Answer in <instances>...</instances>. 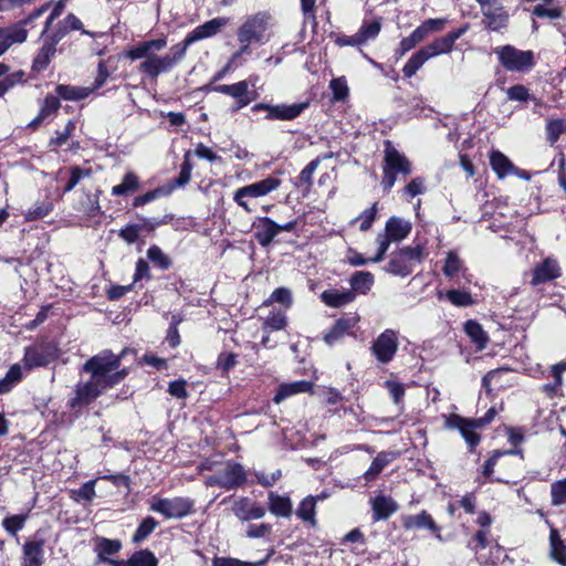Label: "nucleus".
<instances>
[{
	"label": "nucleus",
	"mask_w": 566,
	"mask_h": 566,
	"mask_svg": "<svg viewBox=\"0 0 566 566\" xmlns=\"http://www.w3.org/2000/svg\"><path fill=\"white\" fill-rule=\"evenodd\" d=\"M128 349H123L115 355L109 349H104L85 361L83 371L91 374V377L106 389L119 384L128 374L127 368L122 367V359Z\"/></svg>",
	"instance_id": "1"
},
{
	"label": "nucleus",
	"mask_w": 566,
	"mask_h": 566,
	"mask_svg": "<svg viewBox=\"0 0 566 566\" xmlns=\"http://www.w3.org/2000/svg\"><path fill=\"white\" fill-rule=\"evenodd\" d=\"M384 163L381 186L389 191L397 181V176L407 177L412 171L411 161L400 153L390 140L384 143Z\"/></svg>",
	"instance_id": "2"
},
{
	"label": "nucleus",
	"mask_w": 566,
	"mask_h": 566,
	"mask_svg": "<svg viewBox=\"0 0 566 566\" xmlns=\"http://www.w3.org/2000/svg\"><path fill=\"white\" fill-rule=\"evenodd\" d=\"M494 416V408L489 409L482 418L473 420L452 413L444 417V426L447 429L458 430L470 449L473 450L480 442V436L476 433V430L490 423Z\"/></svg>",
	"instance_id": "3"
},
{
	"label": "nucleus",
	"mask_w": 566,
	"mask_h": 566,
	"mask_svg": "<svg viewBox=\"0 0 566 566\" xmlns=\"http://www.w3.org/2000/svg\"><path fill=\"white\" fill-rule=\"evenodd\" d=\"M426 255V248L421 243H417L413 247L400 248L391 254L386 271L396 276H408L412 273L416 265L423 261Z\"/></svg>",
	"instance_id": "4"
},
{
	"label": "nucleus",
	"mask_w": 566,
	"mask_h": 566,
	"mask_svg": "<svg viewBox=\"0 0 566 566\" xmlns=\"http://www.w3.org/2000/svg\"><path fill=\"white\" fill-rule=\"evenodd\" d=\"M187 49L182 42L172 45L169 53L165 55H156L151 52L148 60H144L139 70L151 78H156L161 73L172 70L186 55Z\"/></svg>",
	"instance_id": "5"
},
{
	"label": "nucleus",
	"mask_w": 566,
	"mask_h": 566,
	"mask_svg": "<svg viewBox=\"0 0 566 566\" xmlns=\"http://www.w3.org/2000/svg\"><path fill=\"white\" fill-rule=\"evenodd\" d=\"M247 481L244 468L233 461L220 463V468L216 473L206 476L205 484L207 486H219L226 490H235L243 485Z\"/></svg>",
	"instance_id": "6"
},
{
	"label": "nucleus",
	"mask_w": 566,
	"mask_h": 566,
	"mask_svg": "<svg viewBox=\"0 0 566 566\" xmlns=\"http://www.w3.org/2000/svg\"><path fill=\"white\" fill-rule=\"evenodd\" d=\"M282 181L273 176H269L256 182L243 186L237 189L233 193V201L241 207L245 212H251L248 198L264 197L281 186Z\"/></svg>",
	"instance_id": "7"
},
{
	"label": "nucleus",
	"mask_w": 566,
	"mask_h": 566,
	"mask_svg": "<svg viewBox=\"0 0 566 566\" xmlns=\"http://www.w3.org/2000/svg\"><path fill=\"white\" fill-rule=\"evenodd\" d=\"M270 19V14L258 12L244 21L238 30V40L242 44V51H248L252 42L263 40Z\"/></svg>",
	"instance_id": "8"
},
{
	"label": "nucleus",
	"mask_w": 566,
	"mask_h": 566,
	"mask_svg": "<svg viewBox=\"0 0 566 566\" xmlns=\"http://www.w3.org/2000/svg\"><path fill=\"white\" fill-rule=\"evenodd\" d=\"M150 510L166 518H182L192 512L193 501L182 496L171 499L154 496L150 502Z\"/></svg>",
	"instance_id": "9"
},
{
	"label": "nucleus",
	"mask_w": 566,
	"mask_h": 566,
	"mask_svg": "<svg viewBox=\"0 0 566 566\" xmlns=\"http://www.w3.org/2000/svg\"><path fill=\"white\" fill-rule=\"evenodd\" d=\"M501 64L511 72L528 71L534 65L532 51H521L512 45H504L496 50Z\"/></svg>",
	"instance_id": "10"
},
{
	"label": "nucleus",
	"mask_w": 566,
	"mask_h": 566,
	"mask_svg": "<svg viewBox=\"0 0 566 566\" xmlns=\"http://www.w3.org/2000/svg\"><path fill=\"white\" fill-rule=\"evenodd\" d=\"M398 332L387 328L371 343L370 352L380 364H389L398 352Z\"/></svg>",
	"instance_id": "11"
},
{
	"label": "nucleus",
	"mask_w": 566,
	"mask_h": 566,
	"mask_svg": "<svg viewBox=\"0 0 566 566\" xmlns=\"http://www.w3.org/2000/svg\"><path fill=\"white\" fill-rule=\"evenodd\" d=\"M484 18L485 28L491 31H501L509 23V13L502 0H475Z\"/></svg>",
	"instance_id": "12"
},
{
	"label": "nucleus",
	"mask_w": 566,
	"mask_h": 566,
	"mask_svg": "<svg viewBox=\"0 0 566 566\" xmlns=\"http://www.w3.org/2000/svg\"><path fill=\"white\" fill-rule=\"evenodd\" d=\"M308 102H301L291 105L258 103L252 107V111H265V118L268 120H293L298 117L308 107Z\"/></svg>",
	"instance_id": "13"
},
{
	"label": "nucleus",
	"mask_w": 566,
	"mask_h": 566,
	"mask_svg": "<svg viewBox=\"0 0 566 566\" xmlns=\"http://www.w3.org/2000/svg\"><path fill=\"white\" fill-rule=\"evenodd\" d=\"M105 390L104 386L91 377L87 381H81L75 386L74 395L69 399L67 405L71 409L81 410L92 403Z\"/></svg>",
	"instance_id": "14"
},
{
	"label": "nucleus",
	"mask_w": 566,
	"mask_h": 566,
	"mask_svg": "<svg viewBox=\"0 0 566 566\" xmlns=\"http://www.w3.org/2000/svg\"><path fill=\"white\" fill-rule=\"evenodd\" d=\"M234 516L241 522L260 520L264 517L265 509L248 496L238 497L232 505Z\"/></svg>",
	"instance_id": "15"
},
{
	"label": "nucleus",
	"mask_w": 566,
	"mask_h": 566,
	"mask_svg": "<svg viewBox=\"0 0 566 566\" xmlns=\"http://www.w3.org/2000/svg\"><path fill=\"white\" fill-rule=\"evenodd\" d=\"M227 23V18L219 17L211 19L188 33L182 43L188 50L192 43L216 35Z\"/></svg>",
	"instance_id": "16"
},
{
	"label": "nucleus",
	"mask_w": 566,
	"mask_h": 566,
	"mask_svg": "<svg viewBox=\"0 0 566 566\" xmlns=\"http://www.w3.org/2000/svg\"><path fill=\"white\" fill-rule=\"evenodd\" d=\"M254 238L263 248L269 247L279 234V223L269 217H258L253 222Z\"/></svg>",
	"instance_id": "17"
},
{
	"label": "nucleus",
	"mask_w": 566,
	"mask_h": 566,
	"mask_svg": "<svg viewBox=\"0 0 566 566\" xmlns=\"http://www.w3.org/2000/svg\"><path fill=\"white\" fill-rule=\"evenodd\" d=\"M402 526L406 530H429L432 533H434L436 537L439 541H442L440 527L436 524L432 516L427 511H421L419 514L416 515L402 516Z\"/></svg>",
	"instance_id": "18"
},
{
	"label": "nucleus",
	"mask_w": 566,
	"mask_h": 566,
	"mask_svg": "<svg viewBox=\"0 0 566 566\" xmlns=\"http://www.w3.org/2000/svg\"><path fill=\"white\" fill-rule=\"evenodd\" d=\"M467 25L453 30L447 35L436 39L433 42L424 46V49L429 51L431 57L443 53H449L452 50L454 42L460 39L467 32Z\"/></svg>",
	"instance_id": "19"
},
{
	"label": "nucleus",
	"mask_w": 566,
	"mask_h": 566,
	"mask_svg": "<svg viewBox=\"0 0 566 566\" xmlns=\"http://www.w3.org/2000/svg\"><path fill=\"white\" fill-rule=\"evenodd\" d=\"M44 563V539L27 541L22 546L21 566H42Z\"/></svg>",
	"instance_id": "20"
},
{
	"label": "nucleus",
	"mask_w": 566,
	"mask_h": 566,
	"mask_svg": "<svg viewBox=\"0 0 566 566\" xmlns=\"http://www.w3.org/2000/svg\"><path fill=\"white\" fill-rule=\"evenodd\" d=\"M94 543V552L97 555L98 563L112 566L114 559H111L109 556L116 555L122 549V542L119 539L97 536Z\"/></svg>",
	"instance_id": "21"
},
{
	"label": "nucleus",
	"mask_w": 566,
	"mask_h": 566,
	"mask_svg": "<svg viewBox=\"0 0 566 566\" xmlns=\"http://www.w3.org/2000/svg\"><path fill=\"white\" fill-rule=\"evenodd\" d=\"M313 388V382L307 380H296L293 382H282L279 385L273 401L280 405L290 397L298 394L308 392Z\"/></svg>",
	"instance_id": "22"
},
{
	"label": "nucleus",
	"mask_w": 566,
	"mask_h": 566,
	"mask_svg": "<svg viewBox=\"0 0 566 566\" xmlns=\"http://www.w3.org/2000/svg\"><path fill=\"white\" fill-rule=\"evenodd\" d=\"M268 507L276 517L289 518L293 513V504L287 495H281L273 491L268 494Z\"/></svg>",
	"instance_id": "23"
},
{
	"label": "nucleus",
	"mask_w": 566,
	"mask_h": 566,
	"mask_svg": "<svg viewBox=\"0 0 566 566\" xmlns=\"http://www.w3.org/2000/svg\"><path fill=\"white\" fill-rule=\"evenodd\" d=\"M373 509V520L381 521L389 518L397 510V502L386 495H377L370 501Z\"/></svg>",
	"instance_id": "24"
},
{
	"label": "nucleus",
	"mask_w": 566,
	"mask_h": 566,
	"mask_svg": "<svg viewBox=\"0 0 566 566\" xmlns=\"http://www.w3.org/2000/svg\"><path fill=\"white\" fill-rule=\"evenodd\" d=\"M398 452L395 451H381L373 460L368 470L363 474V479L366 483L375 481L381 471L391 463L397 457Z\"/></svg>",
	"instance_id": "25"
},
{
	"label": "nucleus",
	"mask_w": 566,
	"mask_h": 566,
	"mask_svg": "<svg viewBox=\"0 0 566 566\" xmlns=\"http://www.w3.org/2000/svg\"><path fill=\"white\" fill-rule=\"evenodd\" d=\"M559 275L560 269L557 261L547 258L534 269L532 284L538 285L541 283L554 280Z\"/></svg>",
	"instance_id": "26"
},
{
	"label": "nucleus",
	"mask_w": 566,
	"mask_h": 566,
	"mask_svg": "<svg viewBox=\"0 0 566 566\" xmlns=\"http://www.w3.org/2000/svg\"><path fill=\"white\" fill-rule=\"evenodd\" d=\"M166 45L167 41L165 38L144 41L128 50L126 56L130 60H148V56H150L151 52L160 51Z\"/></svg>",
	"instance_id": "27"
},
{
	"label": "nucleus",
	"mask_w": 566,
	"mask_h": 566,
	"mask_svg": "<svg viewBox=\"0 0 566 566\" xmlns=\"http://www.w3.org/2000/svg\"><path fill=\"white\" fill-rule=\"evenodd\" d=\"M412 229L409 221L399 217H390L385 226L384 234L392 242H398L407 238Z\"/></svg>",
	"instance_id": "28"
},
{
	"label": "nucleus",
	"mask_w": 566,
	"mask_h": 566,
	"mask_svg": "<svg viewBox=\"0 0 566 566\" xmlns=\"http://www.w3.org/2000/svg\"><path fill=\"white\" fill-rule=\"evenodd\" d=\"M321 300L329 307H342L355 300L350 290H327L321 294Z\"/></svg>",
	"instance_id": "29"
},
{
	"label": "nucleus",
	"mask_w": 566,
	"mask_h": 566,
	"mask_svg": "<svg viewBox=\"0 0 566 566\" xmlns=\"http://www.w3.org/2000/svg\"><path fill=\"white\" fill-rule=\"evenodd\" d=\"M61 107L60 98L54 95H46L36 117L29 123V127L36 128L41 123L51 118Z\"/></svg>",
	"instance_id": "30"
},
{
	"label": "nucleus",
	"mask_w": 566,
	"mask_h": 566,
	"mask_svg": "<svg viewBox=\"0 0 566 566\" xmlns=\"http://www.w3.org/2000/svg\"><path fill=\"white\" fill-rule=\"evenodd\" d=\"M158 559L148 549L134 553L127 560H113L112 566H157Z\"/></svg>",
	"instance_id": "31"
},
{
	"label": "nucleus",
	"mask_w": 566,
	"mask_h": 566,
	"mask_svg": "<svg viewBox=\"0 0 566 566\" xmlns=\"http://www.w3.org/2000/svg\"><path fill=\"white\" fill-rule=\"evenodd\" d=\"M250 82H252V77H250L248 81H240L238 83L231 84L229 96L237 101L233 111L241 109L253 101L254 97L249 95Z\"/></svg>",
	"instance_id": "32"
},
{
	"label": "nucleus",
	"mask_w": 566,
	"mask_h": 566,
	"mask_svg": "<svg viewBox=\"0 0 566 566\" xmlns=\"http://www.w3.org/2000/svg\"><path fill=\"white\" fill-rule=\"evenodd\" d=\"M490 164L500 179H503L515 171L513 163L499 150H493L491 153Z\"/></svg>",
	"instance_id": "33"
},
{
	"label": "nucleus",
	"mask_w": 566,
	"mask_h": 566,
	"mask_svg": "<svg viewBox=\"0 0 566 566\" xmlns=\"http://www.w3.org/2000/svg\"><path fill=\"white\" fill-rule=\"evenodd\" d=\"M375 282L374 275L368 271H357L355 272L350 280L349 284L352 286L350 291L355 294L366 295L373 287Z\"/></svg>",
	"instance_id": "34"
},
{
	"label": "nucleus",
	"mask_w": 566,
	"mask_h": 566,
	"mask_svg": "<svg viewBox=\"0 0 566 566\" xmlns=\"http://www.w3.org/2000/svg\"><path fill=\"white\" fill-rule=\"evenodd\" d=\"M55 92L57 97L65 101H81L88 97L94 88L59 84Z\"/></svg>",
	"instance_id": "35"
},
{
	"label": "nucleus",
	"mask_w": 566,
	"mask_h": 566,
	"mask_svg": "<svg viewBox=\"0 0 566 566\" xmlns=\"http://www.w3.org/2000/svg\"><path fill=\"white\" fill-rule=\"evenodd\" d=\"M296 516L303 522L308 523L312 527L316 526V499L312 495L306 496L298 504Z\"/></svg>",
	"instance_id": "36"
},
{
	"label": "nucleus",
	"mask_w": 566,
	"mask_h": 566,
	"mask_svg": "<svg viewBox=\"0 0 566 566\" xmlns=\"http://www.w3.org/2000/svg\"><path fill=\"white\" fill-rule=\"evenodd\" d=\"M140 187L139 178L133 171L126 172L122 182L112 188L113 196H128L136 192Z\"/></svg>",
	"instance_id": "37"
},
{
	"label": "nucleus",
	"mask_w": 566,
	"mask_h": 566,
	"mask_svg": "<svg viewBox=\"0 0 566 566\" xmlns=\"http://www.w3.org/2000/svg\"><path fill=\"white\" fill-rule=\"evenodd\" d=\"M439 300L447 298L452 305L458 307H468L474 304L472 295L463 290H449L446 293H437Z\"/></svg>",
	"instance_id": "38"
},
{
	"label": "nucleus",
	"mask_w": 566,
	"mask_h": 566,
	"mask_svg": "<svg viewBox=\"0 0 566 566\" xmlns=\"http://www.w3.org/2000/svg\"><path fill=\"white\" fill-rule=\"evenodd\" d=\"M464 331L470 337L476 349L482 350L489 343V336L482 326L475 321H468L464 325Z\"/></svg>",
	"instance_id": "39"
},
{
	"label": "nucleus",
	"mask_w": 566,
	"mask_h": 566,
	"mask_svg": "<svg viewBox=\"0 0 566 566\" xmlns=\"http://www.w3.org/2000/svg\"><path fill=\"white\" fill-rule=\"evenodd\" d=\"M51 361L49 354L39 347H28L24 353L23 363L29 368L46 366Z\"/></svg>",
	"instance_id": "40"
},
{
	"label": "nucleus",
	"mask_w": 566,
	"mask_h": 566,
	"mask_svg": "<svg viewBox=\"0 0 566 566\" xmlns=\"http://www.w3.org/2000/svg\"><path fill=\"white\" fill-rule=\"evenodd\" d=\"M55 46L48 43L46 41H43L42 46L40 48L38 54L33 59L32 70L35 72L44 71L49 66L52 57L55 55Z\"/></svg>",
	"instance_id": "41"
},
{
	"label": "nucleus",
	"mask_w": 566,
	"mask_h": 566,
	"mask_svg": "<svg viewBox=\"0 0 566 566\" xmlns=\"http://www.w3.org/2000/svg\"><path fill=\"white\" fill-rule=\"evenodd\" d=\"M4 35L2 39L11 48L13 44H20L27 41L28 30L22 21H19L11 27L3 28Z\"/></svg>",
	"instance_id": "42"
},
{
	"label": "nucleus",
	"mask_w": 566,
	"mask_h": 566,
	"mask_svg": "<svg viewBox=\"0 0 566 566\" xmlns=\"http://www.w3.org/2000/svg\"><path fill=\"white\" fill-rule=\"evenodd\" d=\"M429 59H431L429 51L424 48L420 49L405 64L402 69L403 75L408 78L412 77Z\"/></svg>",
	"instance_id": "43"
},
{
	"label": "nucleus",
	"mask_w": 566,
	"mask_h": 566,
	"mask_svg": "<svg viewBox=\"0 0 566 566\" xmlns=\"http://www.w3.org/2000/svg\"><path fill=\"white\" fill-rule=\"evenodd\" d=\"M352 326L353 324L349 319H337L334 326L324 335L325 343L334 345L348 333Z\"/></svg>",
	"instance_id": "44"
},
{
	"label": "nucleus",
	"mask_w": 566,
	"mask_h": 566,
	"mask_svg": "<svg viewBox=\"0 0 566 566\" xmlns=\"http://www.w3.org/2000/svg\"><path fill=\"white\" fill-rule=\"evenodd\" d=\"M551 556L558 564L566 566V545L560 539L559 533L552 530L549 534Z\"/></svg>",
	"instance_id": "45"
},
{
	"label": "nucleus",
	"mask_w": 566,
	"mask_h": 566,
	"mask_svg": "<svg viewBox=\"0 0 566 566\" xmlns=\"http://www.w3.org/2000/svg\"><path fill=\"white\" fill-rule=\"evenodd\" d=\"M22 379V368L15 364L11 366L6 376L0 379V395L7 394Z\"/></svg>",
	"instance_id": "46"
},
{
	"label": "nucleus",
	"mask_w": 566,
	"mask_h": 566,
	"mask_svg": "<svg viewBox=\"0 0 566 566\" xmlns=\"http://www.w3.org/2000/svg\"><path fill=\"white\" fill-rule=\"evenodd\" d=\"M464 270L463 261L460 259L459 254L454 251H449L442 269L443 274L452 279Z\"/></svg>",
	"instance_id": "47"
},
{
	"label": "nucleus",
	"mask_w": 566,
	"mask_h": 566,
	"mask_svg": "<svg viewBox=\"0 0 566 566\" xmlns=\"http://www.w3.org/2000/svg\"><path fill=\"white\" fill-rule=\"evenodd\" d=\"M75 130V122L69 120L62 130L55 132V136L49 140V147L51 150L56 151L59 147L65 145L73 132Z\"/></svg>",
	"instance_id": "48"
},
{
	"label": "nucleus",
	"mask_w": 566,
	"mask_h": 566,
	"mask_svg": "<svg viewBox=\"0 0 566 566\" xmlns=\"http://www.w3.org/2000/svg\"><path fill=\"white\" fill-rule=\"evenodd\" d=\"M287 324V318L284 312L282 311H273L270 315L264 319L262 328L264 332H275L283 329Z\"/></svg>",
	"instance_id": "49"
},
{
	"label": "nucleus",
	"mask_w": 566,
	"mask_h": 566,
	"mask_svg": "<svg viewBox=\"0 0 566 566\" xmlns=\"http://www.w3.org/2000/svg\"><path fill=\"white\" fill-rule=\"evenodd\" d=\"M158 524L159 523L153 516L145 517L133 535V542L138 544L145 541L155 531Z\"/></svg>",
	"instance_id": "50"
},
{
	"label": "nucleus",
	"mask_w": 566,
	"mask_h": 566,
	"mask_svg": "<svg viewBox=\"0 0 566 566\" xmlns=\"http://www.w3.org/2000/svg\"><path fill=\"white\" fill-rule=\"evenodd\" d=\"M272 303L283 304L286 308L291 307L293 303L292 293L286 287H277L268 300L264 301L263 305L269 306Z\"/></svg>",
	"instance_id": "51"
},
{
	"label": "nucleus",
	"mask_w": 566,
	"mask_h": 566,
	"mask_svg": "<svg viewBox=\"0 0 566 566\" xmlns=\"http://www.w3.org/2000/svg\"><path fill=\"white\" fill-rule=\"evenodd\" d=\"M147 258L161 270L171 266V260L158 245H151L147 251Z\"/></svg>",
	"instance_id": "52"
},
{
	"label": "nucleus",
	"mask_w": 566,
	"mask_h": 566,
	"mask_svg": "<svg viewBox=\"0 0 566 566\" xmlns=\"http://www.w3.org/2000/svg\"><path fill=\"white\" fill-rule=\"evenodd\" d=\"M329 88L333 93V99L336 102H343L348 97L349 88L344 76L333 78L329 82Z\"/></svg>",
	"instance_id": "53"
},
{
	"label": "nucleus",
	"mask_w": 566,
	"mask_h": 566,
	"mask_svg": "<svg viewBox=\"0 0 566 566\" xmlns=\"http://www.w3.org/2000/svg\"><path fill=\"white\" fill-rule=\"evenodd\" d=\"M566 133V119H552L546 124L547 140L554 145Z\"/></svg>",
	"instance_id": "54"
},
{
	"label": "nucleus",
	"mask_w": 566,
	"mask_h": 566,
	"mask_svg": "<svg viewBox=\"0 0 566 566\" xmlns=\"http://www.w3.org/2000/svg\"><path fill=\"white\" fill-rule=\"evenodd\" d=\"M52 210L53 203L51 201H43L29 209L24 217L27 221H35L49 216Z\"/></svg>",
	"instance_id": "55"
},
{
	"label": "nucleus",
	"mask_w": 566,
	"mask_h": 566,
	"mask_svg": "<svg viewBox=\"0 0 566 566\" xmlns=\"http://www.w3.org/2000/svg\"><path fill=\"white\" fill-rule=\"evenodd\" d=\"M384 386L390 394L394 403L398 407H401L403 403V397L406 392L405 385L399 381L389 379L384 382Z\"/></svg>",
	"instance_id": "56"
},
{
	"label": "nucleus",
	"mask_w": 566,
	"mask_h": 566,
	"mask_svg": "<svg viewBox=\"0 0 566 566\" xmlns=\"http://www.w3.org/2000/svg\"><path fill=\"white\" fill-rule=\"evenodd\" d=\"M381 24L377 20L373 22H364L357 31V34L360 38L363 44H365L369 40L375 39L379 34Z\"/></svg>",
	"instance_id": "57"
},
{
	"label": "nucleus",
	"mask_w": 566,
	"mask_h": 566,
	"mask_svg": "<svg viewBox=\"0 0 566 566\" xmlns=\"http://www.w3.org/2000/svg\"><path fill=\"white\" fill-rule=\"evenodd\" d=\"M333 156L332 153L329 154H325L323 156H319L315 159H313L312 161H310L304 168L303 170L300 172V180L304 184H307V185H311L312 184V177H313V174L315 172V170L317 169V167L319 166L321 161L323 159H327V158H331Z\"/></svg>",
	"instance_id": "58"
},
{
	"label": "nucleus",
	"mask_w": 566,
	"mask_h": 566,
	"mask_svg": "<svg viewBox=\"0 0 566 566\" xmlns=\"http://www.w3.org/2000/svg\"><path fill=\"white\" fill-rule=\"evenodd\" d=\"M27 515H12L2 521L3 528L12 536H15L19 531L24 527Z\"/></svg>",
	"instance_id": "59"
},
{
	"label": "nucleus",
	"mask_w": 566,
	"mask_h": 566,
	"mask_svg": "<svg viewBox=\"0 0 566 566\" xmlns=\"http://www.w3.org/2000/svg\"><path fill=\"white\" fill-rule=\"evenodd\" d=\"M551 495L553 505L566 503V480L554 482L551 485Z\"/></svg>",
	"instance_id": "60"
},
{
	"label": "nucleus",
	"mask_w": 566,
	"mask_h": 566,
	"mask_svg": "<svg viewBox=\"0 0 566 566\" xmlns=\"http://www.w3.org/2000/svg\"><path fill=\"white\" fill-rule=\"evenodd\" d=\"M377 214V202L364 210L355 221H360L359 229L367 231L371 228Z\"/></svg>",
	"instance_id": "61"
},
{
	"label": "nucleus",
	"mask_w": 566,
	"mask_h": 566,
	"mask_svg": "<svg viewBox=\"0 0 566 566\" xmlns=\"http://www.w3.org/2000/svg\"><path fill=\"white\" fill-rule=\"evenodd\" d=\"M265 560L255 563L243 562L233 557H214L212 559V566H263Z\"/></svg>",
	"instance_id": "62"
},
{
	"label": "nucleus",
	"mask_w": 566,
	"mask_h": 566,
	"mask_svg": "<svg viewBox=\"0 0 566 566\" xmlns=\"http://www.w3.org/2000/svg\"><path fill=\"white\" fill-rule=\"evenodd\" d=\"M142 232V226L133 223L120 229L119 237L128 244L137 242Z\"/></svg>",
	"instance_id": "63"
},
{
	"label": "nucleus",
	"mask_w": 566,
	"mask_h": 566,
	"mask_svg": "<svg viewBox=\"0 0 566 566\" xmlns=\"http://www.w3.org/2000/svg\"><path fill=\"white\" fill-rule=\"evenodd\" d=\"M566 369V360L564 363L554 365L551 368V374L554 377V384H547L544 386L545 391L553 392L562 385V373Z\"/></svg>",
	"instance_id": "64"
}]
</instances>
